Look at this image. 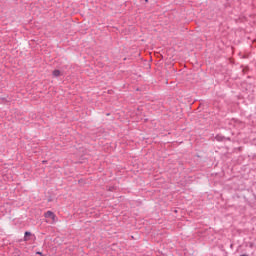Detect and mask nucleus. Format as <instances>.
Returning a JSON list of instances; mask_svg holds the SVG:
<instances>
[{"label":"nucleus","mask_w":256,"mask_h":256,"mask_svg":"<svg viewBox=\"0 0 256 256\" xmlns=\"http://www.w3.org/2000/svg\"><path fill=\"white\" fill-rule=\"evenodd\" d=\"M52 75H53L54 77H59V76L61 75V71H59V70H54V71L52 72Z\"/></svg>","instance_id":"obj_2"},{"label":"nucleus","mask_w":256,"mask_h":256,"mask_svg":"<svg viewBox=\"0 0 256 256\" xmlns=\"http://www.w3.org/2000/svg\"><path fill=\"white\" fill-rule=\"evenodd\" d=\"M44 217H46V219H51L52 223H57V216L52 211H47L44 214Z\"/></svg>","instance_id":"obj_1"},{"label":"nucleus","mask_w":256,"mask_h":256,"mask_svg":"<svg viewBox=\"0 0 256 256\" xmlns=\"http://www.w3.org/2000/svg\"><path fill=\"white\" fill-rule=\"evenodd\" d=\"M29 236H31V232H25L24 241H29Z\"/></svg>","instance_id":"obj_3"}]
</instances>
